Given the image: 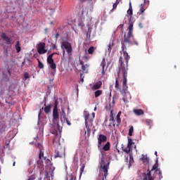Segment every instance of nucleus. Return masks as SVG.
<instances>
[{
  "instance_id": "obj_1",
  "label": "nucleus",
  "mask_w": 180,
  "mask_h": 180,
  "mask_svg": "<svg viewBox=\"0 0 180 180\" xmlns=\"http://www.w3.org/2000/svg\"><path fill=\"white\" fill-rule=\"evenodd\" d=\"M120 54L122 56L119 59L120 65L118 67L117 77L115 78V88L123 95L122 101L126 103L127 101L126 96H128L129 99H131L130 92L127 91V89H129L127 86V71H129L130 56L127 53V49H122Z\"/></svg>"
},
{
  "instance_id": "obj_2",
  "label": "nucleus",
  "mask_w": 180,
  "mask_h": 180,
  "mask_svg": "<svg viewBox=\"0 0 180 180\" xmlns=\"http://www.w3.org/2000/svg\"><path fill=\"white\" fill-rule=\"evenodd\" d=\"M127 18H129V27H128V32L124 34L123 40L121 41V49L122 50H127V47L131 46L132 44H135V46H139V42L136 40L131 41L130 39H133L134 35H133V22H131V18H133V8H131V4L129 6V8L127 11Z\"/></svg>"
},
{
  "instance_id": "obj_3",
  "label": "nucleus",
  "mask_w": 180,
  "mask_h": 180,
  "mask_svg": "<svg viewBox=\"0 0 180 180\" xmlns=\"http://www.w3.org/2000/svg\"><path fill=\"white\" fill-rule=\"evenodd\" d=\"M162 180V173L158 169V160L153 166L151 170H148L147 173L143 174V180Z\"/></svg>"
},
{
  "instance_id": "obj_4",
  "label": "nucleus",
  "mask_w": 180,
  "mask_h": 180,
  "mask_svg": "<svg viewBox=\"0 0 180 180\" xmlns=\"http://www.w3.org/2000/svg\"><path fill=\"white\" fill-rule=\"evenodd\" d=\"M35 146L37 148H39V151L38 153V160H37V167L42 171L44 169V161H46V164L51 162L50 160L47 159V157L44 156V152L43 151V145L39 142L35 143Z\"/></svg>"
},
{
  "instance_id": "obj_5",
  "label": "nucleus",
  "mask_w": 180,
  "mask_h": 180,
  "mask_svg": "<svg viewBox=\"0 0 180 180\" xmlns=\"http://www.w3.org/2000/svg\"><path fill=\"white\" fill-rule=\"evenodd\" d=\"M109 165H110V160H108L106 162V158H105L103 153H102V157L100 162V171L103 172V176L105 178H106V176L108 175V172L109 171Z\"/></svg>"
},
{
  "instance_id": "obj_6",
  "label": "nucleus",
  "mask_w": 180,
  "mask_h": 180,
  "mask_svg": "<svg viewBox=\"0 0 180 180\" xmlns=\"http://www.w3.org/2000/svg\"><path fill=\"white\" fill-rule=\"evenodd\" d=\"M61 49L63 50V56H65V50L69 57L72 56V45L68 41L61 43Z\"/></svg>"
},
{
  "instance_id": "obj_7",
  "label": "nucleus",
  "mask_w": 180,
  "mask_h": 180,
  "mask_svg": "<svg viewBox=\"0 0 180 180\" xmlns=\"http://www.w3.org/2000/svg\"><path fill=\"white\" fill-rule=\"evenodd\" d=\"M84 118L85 120V126L86 127H88V124H92V122H94V119H95V112H92L91 115L89 114V112L84 111Z\"/></svg>"
},
{
  "instance_id": "obj_8",
  "label": "nucleus",
  "mask_w": 180,
  "mask_h": 180,
  "mask_svg": "<svg viewBox=\"0 0 180 180\" xmlns=\"http://www.w3.org/2000/svg\"><path fill=\"white\" fill-rule=\"evenodd\" d=\"M65 157V148L61 146L58 147L56 150L55 158H63Z\"/></svg>"
},
{
  "instance_id": "obj_9",
  "label": "nucleus",
  "mask_w": 180,
  "mask_h": 180,
  "mask_svg": "<svg viewBox=\"0 0 180 180\" xmlns=\"http://www.w3.org/2000/svg\"><path fill=\"white\" fill-rule=\"evenodd\" d=\"M60 119V115L58 114V109H57V107H53V123H57V125L58 124V120Z\"/></svg>"
},
{
  "instance_id": "obj_10",
  "label": "nucleus",
  "mask_w": 180,
  "mask_h": 180,
  "mask_svg": "<svg viewBox=\"0 0 180 180\" xmlns=\"http://www.w3.org/2000/svg\"><path fill=\"white\" fill-rule=\"evenodd\" d=\"M37 53L39 54H46L47 50H46V44L44 42H41L37 46Z\"/></svg>"
},
{
  "instance_id": "obj_11",
  "label": "nucleus",
  "mask_w": 180,
  "mask_h": 180,
  "mask_svg": "<svg viewBox=\"0 0 180 180\" xmlns=\"http://www.w3.org/2000/svg\"><path fill=\"white\" fill-rule=\"evenodd\" d=\"M47 63L48 64H50V67L52 70H56V68H57V65H56V63H54V59H53V54H50L47 57Z\"/></svg>"
},
{
  "instance_id": "obj_12",
  "label": "nucleus",
  "mask_w": 180,
  "mask_h": 180,
  "mask_svg": "<svg viewBox=\"0 0 180 180\" xmlns=\"http://www.w3.org/2000/svg\"><path fill=\"white\" fill-rule=\"evenodd\" d=\"M108 141V137L105 135L100 134L98 138V148L102 147V143Z\"/></svg>"
},
{
  "instance_id": "obj_13",
  "label": "nucleus",
  "mask_w": 180,
  "mask_h": 180,
  "mask_svg": "<svg viewBox=\"0 0 180 180\" xmlns=\"http://www.w3.org/2000/svg\"><path fill=\"white\" fill-rule=\"evenodd\" d=\"M1 39L6 41V43L7 44H11V41H12V39H11V38H9L8 36H6V33H3L1 34Z\"/></svg>"
},
{
  "instance_id": "obj_14",
  "label": "nucleus",
  "mask_w": 180,
  "mask_h": 180,
  "mask_svg": "<svg viewBox=\"0 0 180 180\" xmlns=\"http://www.w3.org/2000/svg\"><path fill=\"white\" fill-rule=\"evenodd\" d=\"M92 33V26L87 25V31H86V40H91V34Z\"/></svg>"
},
{
  "instance_id": "obj_15",
  "label": "nucleus",
  "mask_w": 180,
  "mask_h": 180,
  "mask_svg": "<svg viewBox=\"0 0 180 180\" xmlns=\"http://www.w3.org/2000/svg\"><path fill=\"white\" fill-rule=\"evenodd\" d=\"M44 108H42L41 109H44V112L46 114L49 115L50 112H51V104H49L48 105H46V103L44 104Z\"/></svg>"
},
{
  "instance_id": "obj_16",
  "label": "nucleus",
  "mask_w": 180,
  "mask_h": 180,
  "mask_svg": "<svg viewBox=\"0 0 180 180\" xmlns=\"http://www.w3.org/2000/svg\"><path fill=\"white\" fill-rule=\"evenodd\" d=\"M106 65V61L105 60V58H103L101 63V66L102 67V71H101V74L102 75H105V67Z\"/></svg>"
},
{
  "instance_id": "obj_17",
  "label": "nucleus",
  "mask_w": 180,
  "mask_h": 180,
  "mask_svg": "<svg viewBox=\"0 0 180 180\" xmlns=\"http://www.w3.org/2000/svg\"><path fill=\"white\" fill-rule=\"evenodd\" d=\"M134 113L137 116H141V115H144V110L142 109H134Z\"/></svg>"
},
{
  "instance_id": "obj_18",
  "label": "nucleus",
  "mask_w": 180,
  "mask_h": 180,
  "mask_svg": "<svg viewBox=\"0 0 180 180\" xmlns=\"http://www.w3.org/2000/svg\"><path fill=\"white\" fill-rule=\"evenodd\" d=\"M134 164V159L133 158V155L129 154V160L128 163V168H131V165Z\"/></svg>"
},
{
  "instance_id": "obj_19",
  "label": "nucleus",
  "mask_w": 180,
  "mask_h": 180,
  "mask_svg": "<svg viewBox=\"0 0 180 180\" xmlns=\"http://www.w3.org/2000/svg\"><path fill=\"white\" fill-rule=\"evenodd\" d=\"M101 86H102V81H98L94 84L93 89L96 90L99 89Z\"/></svg>"
},
{
  "instance_id": "obj_20",
  "label": "nucleus",
  "mask_w": 180,
  "mask_h": 180,
  "mask_svg": "<svg viewBox=\"0 0 180 180\" xmlns=\"http://www.w3.org/2000/svg\"><path fill=\"white\" fill-rule=\"evenodd\" d=\"M122 115V111H120L116 117V122H117V126H119V124H120V123H122V119H120V116Z\"/></svg>"
},
{
  "instance_id": "obj_21",
  "label": "nucleus",
  "mask_w": 180,
  "mask_h": 180,
  "mask_svg": "<svg viewBox=\"0 0 180 180\" xmlns=\"http://www.w3.org/2000/svg\"><path fill=\"white\" fill-rule=\"evenodd\" d=\"M110 122H112L113 127L116 126V121L115 120V117H113V111L110 112Z\"/></svg>"
},
{
  "instance_id": "obj_22",
  "label": "nucleus",
  "mask_w": 180,
  "mask_h": 180,
  "mask_svg": "<svg viewBox=\"0 0 180 180\" xmlns=\"http://www.w3.org/2000/svg\"><path fill=\"white\" fill-rule=\"evenodd\" d=\"M141 161H143V162H148V161H150V159L148 158V157H147V155L142 154Z\"/></svg>"
},
{
  "instance_id": "obj_23",
  "label": "nucleus",
  "mask_w": 180,
  "mask_h": 180,
  "mask_svg": "<svg viewBox=\"0 0 180 180\" xmlns=\"http://www.w3.org/2000/svg\"><path fill=\"white\" fill-rule=\"evenodd\" d=\"M78 27H80L81 30L82 32H85L86 30L85 29V24H84V22H79L77 24Z\"/></svg>"
},
{
  "instance_id": "obj_24",
  "label": "nucleus",
  "mask_w": 180,
  "mask_h": 180,
  "mask_svg": "<svg viewBox=\"0 0 180 180\" xmlns=\"http://www.w3.org/2000/svg\"><path fill=\"white\" fill-rule=\"evenodd\" d=\"M15 50L17 53H20L22 50V47H20V42L19 41H17L16 44H15Z\"/></svg>"
},
{
  "instance_id": "obj_25",
  "label": "nucleus",
  "mask_w": 180,
  "mask_h": 180,
  "mask_svg": "<svg viewBox=\"0 0 180 180\" xmlns=\"http://www.w3.org/2000/svg\"><path fill=\"white\" fill-rule=\"evenodd\" d=\"M104 151H109L110 150V142H107L105 146L103 147Z\"/></svg>"
},
{
  "instance_id": "obj_26",
  "label": "nucleus",
  "mask_w": 180,
  "mask_h": 180,
  "mask_svg": "<svg viewBox=\"0 0 180 180\" xmlns=\"http://www.w3.org/2000/svg\"><path fill=\"white\" fill-rule=\"evenodd\" d=\"M114 44H113V40L110 39L108 45V53H110V51H112V47H113Z\"/></svg>"
},
{
  "instance_id": "obj_27",
  "label": "nucleus",
  "mask_w": 180,
  "mask_h": 180,
  "mask_svg": "<svg viewBox=\"0 0 180 180\" xmlns=\"http://www.w3.org/2000/svg\"><path fill=\"white\" fill-rule=\"evenodd\" d=\"M63 119H67V115L65 114V111L64 110V108H61V112H60V120H63Z\"/></svg>"
},
{
  "instance_id": "obj_28",
  "label": "nucleus",
  "mask_w": 180,
  "mask_h": 180,
  "mask_svg": "<svg viewBox=\"0 0 180 180\" xmlns=\"http://www.w3.org/2000/svg\"><path fill=\"white\" fill-rule=\"evenodd\" d=\"M117 5H119L118 0H117L116 2L113 4L112 8L110 11V13H112V12H113V11H115V9H116V8H117Z\"/></svg>"
},
{
  "instance_id": "obj_29",
  "label": "nucleus",
  "mask_w": 180,
  "mask_h": 180,
  "mask_svg": "<svg viewBox=\"0 0 180 180\" xmlns=\"http://www.w3.org/2000/svg\"><path fill=\"white\" fill-rule=\"evenodd\" d=\"M101 95H102V90H96L94 92L95 98H98V96H101Z\"/></svg>"
},
{
  "instance_id": "obj_30",
  "label": "nucleus",
  "mask_w": 180,
  "mask_h": 180,
  "mask_svg": "<svg viewBox=\"0 0 180 180\" xmlns=\"http://www.w3.org/2000/svg\"><path fill=\"white\" fill-rule=\"evenodd\" d=\"M94 51H95V47L94 46H91L88 50L89 54H94Z\"/></svg>"
},
{
  "instance_id": "obj_31",
  "label": "nucleus",
  "mask_w": 180,
  "mask_h": 180,
  "mask_svg": "<svg viewBox=\"0 0 180 180\" xmlns=\"http://www.w3.org/2000/svg\"><path fill=\"white\" fill-rule=\"evenodd\" d=\"M133 131H134V127L131 126L129 130V136H133Z\"/></svg>"
},
{
  "instance_id": "obj_32",
  "label": "nucleus",
  "mask_w": 180,
  "mask_h": 180,
  "mask_svg": "<svg viewBox=\"0 0 180 180\" xmlns=\"http://www.w3.org/2000/svg\"><path fill=\"white\" fill-rule=\"evenodd\" d=\"M131 148L127 146V148L123 149V151L126 153L127 154H130V150Z\"/></svg>"
},
{
  "instance_id": "obj_33",
  "label": "nucleus",
  "mask_w": 180,
  "mask_h": 180,
  "mask_svg": "<svg viewBox=\"0 0 180 180\" xmlns=\"http://www.w3.org/2000/svg\"><path fill=\"white\" fill-rule=\"evenodd\" d=\"M131 146H133V141H131V139H128L127 146L131 148Z\"/></svg>"
},
{
  "instance_id": "obj_34",
  "label": "nucleus",
  "mask_w": 180,
  "mask_h": 180,
  "mask_svg": "<svg viewBox=\"0 0 180 180\" xmlns=\"http://www.w3.org/2000/svg\"><path fill=\"white\" fill-rule=\"evenodd\" d=\"M38 67L40 69L44 68V65H43V63L41 62H40V60L39 59H38Z\"/></svg>"
},
{
  "instance_id": "obj_35",
  "label": "nucleus",
  "mask_w": 180,
  "mask_h": 180,
  "mask_svg": "<svg viewBox=\"0 0 180 180\" xmlns=\"http://www.w3.org/2000/svg\"><path fill=\"white\" fill-rule=\"evenodd\" d=\"M146 123L147 126H151V124H153V121H151V120H146Z\"/></svg>"
},
{
  "instance_id": "obj_36",
  "label": "nucleus",
  "mask_w": 180,
  "mask_h": 180,
  "mask_svg": "<svg viewBox=\"0 0 180 180\" xmlns=\"http://www.w3.org/2000/svg\"><path fill=\"white\" fill-rule=\"evenodd\" d=\"M84 169H85V164H83L80 167V174H82L84 172Z\"/></svg>"
},
{
  "instance_id": "obj_37",
  "label": "nucleus",
  "mask_w": 180,
  "mask_h": 180,
  "mask_svg": "<svg viewBox=\"0 0 180 180\" xmlns=\"http://www.w3.org/2000/svg\"><path fill=\"white\" fill-rule=\"evenodd\" d=\"M36 176L34 174L31 175L27 180H35Z\"/></svg>"
},
{
  "instance_id": "obj_38",
  "label": "nucleus",
  "mask_w": 180,
  "mask_h": 180,
  "mask_svg": "<svg viewBox=\"0 0 180 180\" xmlns=\"http://www.w3.org/2000/svg\"><path fill=\"white\" fill-rule=\"evenodd\" d=\"M141 13H144V11H146V9H144V8L143 7V4L141 5Z\"/></svg>"
},
{
  "instance_id": "obj_39",
  "label": "nucleus",
  "mask_w": 180,
  "mask_h": 180,
  "mask_svg": "<svg viewBox=\"0 0 180 180\" xmlns=\"http://www.w3.org/2000/svg\"><path fill=\"white\" fill-rule=\"evenodd\" d=\"M24 78H25V80L29 78V73L25 72L24 74Z\"/></svg>"
},
{
  "instance_id": "obj_40",
  "label": "nucleus",
  "mask_w": 180,
  "mask_h": 180,
  "mask_svg": "<svg viewBox=\"0 0 180 180\" xmlns=\"http://www.w3.org/2000/svg\"><path fill=\"white\" fill-rule=\"evenodd\" d=\"M63 120H65V122L68 126H71V122H70V121H68V119L66 118V119H63Z\"/></svg>"
},
{
  "instance_id": "obj_41",
  "label": "nucleus",
  "mask_w": 180,
  "mask_h": 180,
  "mask_svg": "<svg viewBox=\"0 0 180 180\" xmlns=\"http://www.w3.org/2000/svg\"><path fill=\"white\" fill-rule=\"evenodd\" d=\"M76 179V177H75V176H74V175H71L70 176V180H75Z\"/></svg>"
},
{
  "instance_id": "obj_42",
  "label": "nucleus",
  "mask_w": 180,
  "mask_h": 180,
  "mask_svg": "<svg viewBox=\"0 0 180 180\" xmlns=\"http://www.w3.org/2000/svg\"><path fill=\"white\" fill-rule=\"evenodd\" d=\"M82 71H85V70H86V67H85V65H82Z\"/></svg>"
},
{
  "instance_id": "obj_43",
  "label": "nucleus",
  "mask_w": 180,
  "mask_h": 180,
  "mask_svg": "<svg viewBox=\"0 0 180 180\" xmlns=\"http://www.w3.org/2000/svg\"><path fill=\"white\" fill-rule=\"evenodd\" d=\"M139 27H140V29H143V23L139 22Z\"/></svg>"
},
{
  "instance_id": "obj_44",
  "label": "nucleus",
  "mask_w": 180,
  "mask_h": 180,
  "mask_svg": "<svg viewBox=\"0 0 180 180\" xmlns=\"http://www.w3.org/2000/svg\"><path fill=\"white\" fill-rule=\"evenodd\" d=\"M55 37L56 39H58V37H60V34L58 33L56 34Z\"/></svg>"
},
{
  "instance_id": "obj_45",
  "label": "nucleus",
  "mask_w": 180,
  "mask_h": 180,
  "mask_svg": "<svg viewBox=\"0 0 180 180\" xmlns=\"http://www.w3.org/2000/svg\"><path fill=\"white\" fill-rule=\"evenodd\" d=\"M58 104L57 103V102L55 103V105H54V108H56V109H58Z\"/></svg>"
},
{
  "instance_id": "obj_46",
  "label": "nucleus",
  "mask_w": 180,
  "mask_h": 180,
  "mask_svg": "<svg viewBox=\"0 0 180 180\" xmlns=\"http://www.w3.org/2000/svg\"><path fill=\"white\" fill-rule=\"evenodd\" d=\"M79 64H80V65H82V66L84 65V61L80 60V61H79Z\"/></svg>"
},
{
  "instance_id": "obj_47",
  "label": "nucleus",
  "mask_w": 180,
  "mask_h": 180,
  "mask_svg": "<svg viewBox=\"0 0 180 180\" xmlns=\"http://www.w3.org/2000/svg\"><path fill=\"white\" fill-rule=\"evenodd\" d=\"M112 103L113 105H115V96L112 97Z\"/></svg>"
},
{
  "instance_id": "obj_48",
  "label": "nucleus",
  "mask_w": 180,
  "mask_h": 180,
  "mask_svg": "<svg viewBox=\"0 0 180 180\" xmlns=\"http://www.w3.org/2000/svg\"><path fill=\"white\" fill-rule=\"evenodd\" d=\"M125 162H127V164L129 163V158H125Z\"/></svg>"
},
{
  "instance_id": "obj_49",
  "label": "nucleus",
  "mask_w": 180,
  "mask_h": 180,
  "mask_svg": "<svg viewBox=\"0 0 180 180\" xmlns=\"http://www.w3.org/2000/svg\"><path fill=\"white\" fill-rule=\"evenodd\" d=\"M53 49L55 50H57V46H56L55 44L53 46Z\"/></svg>"
},
{
  "instance_id": "obj_50",
  "label": "nucleus",
  "mask_w": 180,
  "mask_h": 180,
  "mask_svg": "<svg viewBox=\"0 0 180 180\" xmlns=\"http://www.w3.org/2000/svg\"><path fill=\"white\" fill-rule=\"evenodd\" d=\"M91 131V129L89 127H87V132L89 133Z\"/></svg>"
},
{
  "instance_id": "obj_51",
  "label": "nucleus",
  "mask_w": 180,
  "mask_h": 180,
  "mask_svg": "<svg viewBox=\"0 0 180 180\" xmlns=\"http://www.w3.org/2000/svg\"><path fill=\"white\" fill-rule=\"evenodd\" d=\"M51 54H53V56H54V55H56V54H57L58 56V53H57V52H54V53H51Z\"/></svg>"
},
{
  "instance_id": "obj_52",
  "label": "nucleus",
  "mask_w": 180,
  "mask_h": 180,
  "mask_svg": "<svg viewBox=\"0 0 180 180\" xmlns=\"http://www.w3.org/2000/svg\"><path fill=\"white\" fill-rule=\"evenodd\" d=\"M52 133H53V134H57V131H53Z\"/></svg>"
},
{
  "instance_id": "obj_53",
  "label": "nucleus",
  "mask_w": 180,
  "mask_h": 180,
  "mask_svg": "<svg viewBox=\"0 0 180 180\" xmlns=\"http://www.w3.org/2000/svg\"><path fill=\"white\" fill-rule=\"evenodd\" d=\"M41 113V110L39 111L38 116H40Z\"/></svg>"
},
{
  "instance_id": "obj_54",
  "label": "nucleus",
  "mask_w": 180,
  "mask_h": 180,
  "mask_svg": "<svg viewBox=\"0 0 180 180\" xmlns=\"http://www.w3.org/2000/svg\"><path fill=\"white\" fill-rule=\"evenodd\" d=\"M15 164H16V162H14L13 163V166L15 167Z\"/></svg>"
},
{
  "instance_id": "obj_55",
  "label": "nucleus",
  "mask_w": 180,
  "mask_h": 180,
  "mask_svg": "<svg viewBox=\"0 0 180 180\" xmlns=\"http://www.w3.org/2000/svg\"><path fill=\"white\" fill-rule=\"evenodd\" d=\"M94 112L96 111V107L94 108Z\"/></svg>"
},
{
  "instance_id": "obj_56",
  "label": "nucleus",
  "mask_w": 180,
  "mask_h": 180,
  "mask_svg": "<svg viewBox=\"0 0 180 180\" xmlns=\"http://www.w3.org/2000/svg\"><path fill=\"white\" fill-rule=\"evenodd\" d=\"M82 2H84V1H86V0H80Z\"/></svg>"
},
{
  "instance_id": "obj_57",
  "label": "nucleus",
  "mask_w": 180,
  "mask_h": 180,
  "mask_svg": "<svg viewBox=\"0 0 180 180\" xmlns=\"http://www.w3.org/2000/svg\"><path fill=\"white\" fill-rule=\"evenodd\" d=\"M81 81H82V82H84V79H82Z\"/></svg>"
},
{
  "instance_id": "obj_58",
  "label": "nucleus",
  "mask_w": 180,
  "mask_h": 180,
  "mask_svg": "<svg viewBox=\"0 0 180 180\" xmlns=\"http://www.w3.org/2000/svg\"><path fill=\"white\" fill-rule=\"evenodd\" d=\"M155 155H157V151L155 152Z\"/></svg>"
},
{
  "instance_id": "obj_59",
  "label": "nucleus",
  "mask_w": 180,
  "mask_h": 180,
  "mask_svg": "<svg viewBox=\"0 0 180 180\" xmlns=\"http://www.w3.org/2000/svg\"><path fill=\"white\" fill-rule=\"evenodd\" d=\"M109 126H112V124H109Z\"/></svg>"
},
{
  "instance_id": "obj_60",
  "label": "nucleus",
  "mask_w": 180,
  "mask_h": 180,
  "mask_svg": "<svg viewBox=\"0 0 180 180\" xmlns=\"http://www.w3.org/2000/svg\"><path fill=\"white\" fill-rule=\"evenodd\" d=\"M122 27H123V25H122Z\"/></svg>"
},
{
  "instance_id": "obj_61",
  "label": "nucleus",
  "mask_w": 180,
  "mask_h": 180,
  "mask_svg": "<svg viewBox=\"0 0 180 180\" xmlns=\"http://www.w3.org/2000/svg\"><path fill=\"white\" fill-rule=\"evenodd\" d=\"M144 2H146V0H144Z\"/></svg>"
},
{
  "instance_id": "obj_62",
  "label": "nucleus",
  "mask_w": 180,
  "mask_h": 180,
  "mask_svg": "<svg viewBox=\"0 0 180 180\" xmlns=\"http://www.w3.org/2000/svg\"><path fill=\"white\" fill-rule=\"evenodd\" d=\"M102 180H103V179Z\"/></svg>"
}]
</instances>
